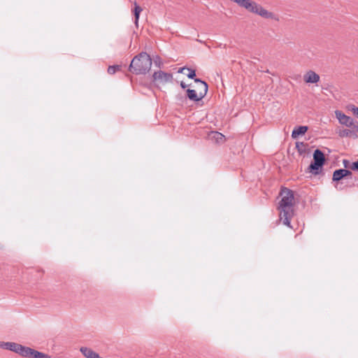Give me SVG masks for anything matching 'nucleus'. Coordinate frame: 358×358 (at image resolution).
I'll return each instance as SVG.
<instances>
[{"label":"nucleus","mask_w":358,"mask_h":358,"mask_svg":"<svg viewBox=\"0 0 358 358\" xmlns=\"http://www.w3.org/2000/svg\"><path fill=\"white\" fill-rule=\"evenodd\" d=\"M282 199L279 202L278 210L280 217L285 225L292 228L290 220L294 215V197L293 192L287 188L282 189L280 192Z\"/></svg>","instance_id":"nucleus-1"},{"label":"nucleus","mask_w":358,"mask_h":358,"mask_svg":"<svg viewBox=\"0 0 358 358\" xmlns=\"http://www.w3.org/2000/svg\"><path fill=\"white\" fill-rule=\"evenodd\" d=\"M194 82L198 84L199 87H201V90L197 92L195 90L187 89V96L191 101H199L206 95L208 92V85L206 82L202 81L199 78H194Z\"/></svg>","instance_id":"nucleus-2"},{"label":"nucleus","mask_w":358,"mask_h":358,"mask_svg":"<svg viewBox=\"0 0 358 358\" xmlns=\"http://www.w3.org/2000/svg\"><path fill=\"white\" fill-rule=\"evenodd\" d=\"M152 58L145 52H141L131 60L129 67H151Z\"/></svg>","instance_id":"nucleus-3"},{"label":"nucleus","mask_w":358,"mask_h":358,"mask_svg":"<svg viewBox=\"0 0 358 358\" xmlns=\"http://www.w3.org/2000/svg\"><path fill=\"white\" fill-rule=\"evenodd\" d=\"M325 162L324 153L319 149H316L313 153V162L309 166V170L313 173H317L318 170L322 168Z\"/></svg>","instance_id":"nucleus-4"},{"label":"nucleus","mask_w":358,"mask_h":358,"mask_svg":"<svg viewBox=\"0 0 358 358\" xmlns=\"http://www.w3.org/2000/svg\"><path fill=\"white\" fill-rule=\"evenodd\" d=\"M335 115L338 122L341 124L345 125L346 127H353L357 128V126L355 124L354 120L350 116L345 115L340 110H336Z\"/></svg>","instance_id":"nucleus-5"},{"label":"nucleus","mask_w":358,"mask_h":358,"mask_svg":"<svg viewBox=\"0 0 358 358\" xmlns=\"http://www.w3.org/2000/svg\"><path fill=\"white\" fill-rule=\"evenodd\" d=\"M152 78L155 81H158L160 83H166L172 80L173 76L171 73L159 70L153 73Z\"/></svg>","instance_id":"nucleus-6"},{"label":"nucleus","mask_w":358,"mask_h":358,"mask_svg":"<svg viewBox=\"0 0 358 358\" xmlns=\"http://www.w3.org/2000/svg\"><path fill=\"white\" fill-rule=\"evenodd\" d=\"M352 175V172L349 170L343 169H337L333 173L332 180H333V181H335V182H339L340 180H341L343 178H344L345 177H348V176L351 177Z\"/></svg>","instance_id":"nucleus-7"},{"label":"nucleus","mask_w":358,"mask_h":358,"mask_svg":"<svg viewBox=\"0 0 358 358\" xmlns=\"http://www.w3.org/2000/svg\"><path fill=\"white\" fill-rule=\"evenodd\" d=\"M20 344L14 342H3L0 341V348L8 350L15 353H18Z\"/></svg>","instance_id":"nucleus-8"},{"label":"nucleus","mask_w":358,"mask_h":358,"mask_svg":"<svg viewBox=\"0 0 358 358\" xmlns=\"http://www.w3.org/2000/svg\"><path fill=\"white\" fill-rule=\"evenodd\" d=\"M320 76L313 71H309L304 75V80L308 83H316L319 81Z\"/></svg>","instance_id":"nucleus-9"},{"label":"nucleus","mask_w":358,"mask_h":358,"mask_svg":"<svg viewBox=\"0 0 358 358\" xmlns=\"http://www.w3.org/2000/svg\"><path fill=\"white\" fill-rule=\"evenodd\" d=\"M80 350L86 358H99V354L89 348L81 347Z\"/></svg>","instance_id":"nucleus-10"},{"label":"nucleus","mask_w":358,"mask_h":358,"mask_svg":"<svg viewBox=\"0 0 358 358\" xmlns=\"http://www.w3.org/2000/svg\"><path fill=\"white\" fill-rule=\"evenodd\" d=\"M308 127L307 126H299L295 127L292 132V137L293 138H297L300 135H303L308 131Z\"/></svg>","instance_id":"nucleus-11"},{"label":"nucleus","mask_w":358,"mask_h":358,"mask_svg":"<svg viewBox=\"0 0 358 358\" xmlns=\"http://www.w3.org/2000/svg\"><path fill=\"white\" fill-rule=\"evenodd\" d=\"M32 348L20 345L18 353L20 355L27 358H31Z\"/></svg>","instance_id":"nucleus-12"},{"label":"nucleus","mask_w":358,"mask_h":358,"mask_svg":"<svg viewBox=\"0 0 358 358\" xmlns=\"http://www.w3.org/2000/svg\"><path fill=\"white\" fill-rule=\"evenodd\" d=\"M338 136L342 138L352 137L353 138H357L358 137L356 131L348 129L340 130Z\"/></svg>","instance_id":"nucleus-13"},{"label":"nucleus","mask_w":358,"mask_h":358,"mask_svg":"<svg viewBox=\"0 0 358 358\" xmlns=\"http://www.w3.org/2000/svg\"><path fill=\"white\" fill-rule=\"evenodd\" d=\"M134 8L133 12H134V18H135L134 23H135L136 27H138L139 16H140V13L142 11V8L140 6L138 5V3L136 1L134 2Z\"/></svg>","instance_id":"nucleus-14"},{"label":"nucleus","mask_w":358,"mask_h":358,"mask_svg":"<svg viewBox=\"0 0 358 358\" xmlns=\"http://www.w3.org/2000/svg\"><path fill=\"white\" fill-rule=\"evenodd\" d=\"M31 358H50V357L47 354L38 352L33 349Z\"/></svg>","instance_id":"nucleus-15"},{"label":"nucleus","mask_w":358,"mask_h":358,"mask_svg":"<svg viewBox=\"0 0 358 358\" xmlns=\"http://www.w3.org/2000/svg\"><path fill=\"white\" fill-rule=\"evenodd\" d=\"M154 64V65L156 67H160L162 65H163L162 59L159 56H155L152 58V64Z\"/></svg>","instance_id":"nucleus-16"},{"label":"nucleus","mask_w":358,"mask_h":358,"mask_svg":"<svg viewBox=\"0 0 358 358\" xmlns=\"http://www.w3.org/2000/svg\"><path fill=\"white\" fill-rule=\"evenodd\" d=\"M213 138H214L217 142H222L224 139V136L217 131L213 132Z\"/></svg>","instance_id":"nucleus-17"},{"label":"nucleus","mask_w":358,"mask_h":358,"mask_svg":"<svg viewBox=\"0 0 358 358\" xmlns=\"http://www.w3.org/2000/svg\"><path fill=\"white\" fill-rule=\"evenodd\" d=\"M132 73L136 74H145L148 71L147 69H129Z\"/></svg>","instance_id":"nucleus-18"},{"label":"nucleus","mask_w":358,"mask_h":358,"mask_svg":"<svg viewBox=\"0 0 358 358\" xmlns=\"http://www.w3.org/2000/svg\"><path fill=\"white\" fill-rule=\"evenodd\" d=\"M296 147L298 151L300 153H302L303 151V148H305V144L303 143H302V142H301V143L297 142L296 143Z\"/></svg>","instance_id":"nucleus-19"},{"label":"nucleus","mask_w":358,"mask_h":358,"mask_svg":"<svg viewBox=\"0 0 358 358\" xmlns=\"http://www.w3.org/2000/svg\"><path fill=\"white\" fill-rule=\"evenodd\" d=\"M351 169L355 171H358V159L352 164Z\"/></svg>","instance_id":"nucleus-20"},{"label":"nucleus","mask_w":358,"mask_h":358,"mask_svg":"<svg viewBox=\"0 0 358 358\" xmlns=\"http://www.w3.org/2000/svg\"><path fill=\"white\" fill-rule=\"evenodd\" d=\"M108 69V73L109 74H114L117 71H119L120 69Z\"/></svg>","instance_id":"nucleus-21"},{"label":"nucleus","mask_w":358,"mask_h":358,"mask_svg":"<svg viewBox=\"0 0 358 358\" xmlns=\"http://www.w3.org/2000/svg\"><path fill=\"white\" fill-rule=\"evenodd\" d=\"M195 76L196 74L194 70L191 71L187 75L188 78L192 79H193L195 77Z\"/></svg>","instance_id":"nucleus-22"},{"label":"nucleus","mask_w":358,"mask_h":358,"mask_svg":"<svg viewBox=\"0 0 358 358\" xmlns=\"http://www.w3.org/2000/svg\"><path fill=\"white\" fill-rule=\"evenodd\" d=\"M352 111L355 115L358 117V108L357 107L353 106L352 108Z\"/></svg>","instance_id":"nucleus-23"},{"label":"nucleus","mask_w":358,"mask_h":358,"mask_svg":"<svg viewBox=\"0 0 358 358\" xmlns=\"http://www.w3.org/2000/svg\"><path fill=\"white\" fill-rule=\"evenodd\" d=\"M187 85L183 82V81H181L180 82V87L182 88V89H185L187 87Z\"/></svg>","instance_id":"nucleus-24"},{"label":"nucleus","mask_w":358,"mask_h":358,"mask_svg":"<svg viewBox=\"0 0 358 358\" xmlns=\"http://www.w3.org/2000/svg\"><path fill=\"white\" fill-rule=\"evenodd\" d=\"M185 69H187V70H188V71H190V70H192V69H183V68H181V69H179V70H178V73H182V71H183L184 70H185Z\"/></svg>","instance_id":"nucleus-25"},{"label":"nucleus","mask_w":358,"mask_h":358,"mask_svg":"<svg viewBox=\"0 0 358 358\" xmlns=\"http://www.w3.org/2000/svg\"><path fill=\"white\" fill-rule=\"evenodd\" d=\"M108 67L115 68V67H121V66L118 65V64H114V65H109Z\"/></svg>","instance_id":"nucleus-26"},{"label":"nucleus","mask_w":358,"mask_h":358,"mask_svg":"<svg viewBox=\"0 0 358 358\" xmlns=\"http://www.w3.org/2000/svg\"><path fill=\"white\" fill-rule=\"evenodd\" d=\"M196 85H197L196 87V91H197V92H199L200 90H201V87H199V85L198 84H196Z\"/></svg>","instance_id":"nucleus-27"},{"label":"nucleus","mask_w":358,"mask_h":358,"mask_svg":"<svg viewBox=\"0 0 358 358\" xmlns=\"http://www.w3.org/2000/svg\"><path fill=\"white\" fill-rule=\"evenodd\" d=\"M347 162H347L346 160H344L343 163H344V164H345V166H346Z\"/></svg>","instance_id":"nucleus-28"},{"label":"nucleus","mask_w":358,"mask_h":358,"mask_svg":"<svg viewBox=\"0 0 358 358\" xmlns=\"http://www.w3.org/2000/svg\"><path fill=\"white\" fill-rule=\"evenodd\" d=\"M357 131H358V128H357Z\"/></svg>","instance_id":"nucleus-29"}]
</instances>
